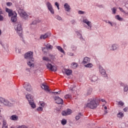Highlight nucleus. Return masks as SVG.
<instances>
[{
	"label": "nucleus",
	"mask_w": 128,
	"mask_h": 128,
	"mask_svg": "<svg viewBox=\"0 0 128 128\" xmlns=\"http://www.w3.org/2000/svg\"><path fill=\"white\" fill-rule=\"evenodd\" d=\"M42 60L44 62H48L47 64L46 62H45V64L48 70H52V72H56V66H52L50 63V58H48V57L43 56Z\"/></svg>",
	"instance_id": "1"
},
{
	"label": "nucleus",
	"mask_w": 128,
	"mask_h": 128,
	"mask_svg": "<svg viewBox=\"0 0 128 128\" xmlns=\"http://www.w3.org/2000/svg\"><path fill=\"white\" fill-rule=\"evenodd\" d=\"M98 106V104L96 102L94 98L89 99L88 100V102L86 104V108H91L92 110L96 108Z\"/></svg>",
	"instance_id": "2"
},
{
	"label": "nucleus",
	"mask_w": 128,
	"mask_h": 128,
	"mask_svg": "<svg viewBox=\"0 0 128 128\" xmlns=\"http://www.w3.org/2000/svg\"><path fill=\"white\" fill-rule=\"evenodd\" d=\"M14 28L17 32L18 34L21 38H22V28L20 22L15 23Z\"/></svg>",
	"instance_id": "3"
},
{
	"label": "nucleus",
	"mask_w": 128,
	"mask_h": 128,
	"mask_svg": "<svg viewBox=\"0 0 128 128\" xmlns=\"http://www.w3.org/2000/svg\"><path fill=\"white\" fill-rule=\"evenodd\" d=\"M0 106H12V104L10 103L8 100L2 98H0Z\"/></svg>",
	"instance_id": "4"
},
{
	"label": "nucleus",
	"mask_w": 128,
	"mask_h": 128,
	"mask_svg": "<svg viewBox=\"0 0 128 128\" xmlns=\"http://www.w3.org/2000/svg\"><path fill=\"white\" fill-rule=\"evenodd\" d=\"M26 98H27L29 104L30 106H31V107L32 108H36V104H34V98H32V96L31 94H28L26 96Z\"/></svg>",
	"instance_id": "5"
},
{
	"label": "nucleus",
	"mask_w": 128,
	"mask_h": 128,
	"mask_svg": "<svg viewBox=\"0 0 128 128\" xmlns=\"http://www.w3.org/2000/svg\"><path fill=\"white\" fill-rule=\"evenodd\" d=\"M18 14H20L21 18H24L25 20H28V16L26 14V12H24V10L19 8L18 10Z\"/></svg>",
	"instance_id": "6"
},
{
	"label": "nucleus",
	"mask_w": 128,
	"mask_h": 128,
	"mask_svg": "<svg viewBox=\"0 0 128 128\" xmlns=\"http://www.w3.org/2000/svg\"><path fill=\"white\" fill-rule=\"evenodd\" d=\"M33 54H34V52L32 51L28 52L26 54H25L24 58L28 60L34 59L33 58V56H34Z\"/></svg>",
	"instance_id": "7"
},
{
	"label": "nucleus",
	"mask_w": 128,
	"mask_h": 128,
	"mask_svg": "<svg viewBox=\"0 0 128 128\" xmlns=\"http://www.w3.org/2000/svg\"><path fill=\"white\" fill-rule=\"evenodd\" d=\"M46 6L48 10V11L50 12V14H54V8H52V4L50 2H46Z\"/></svg>",
	"instance_id": "8"
},
{
	"label": "nucleus",
	"mask_w": 128,
	"mask_h": 128,
	"mask_svg": "<svg viewBox=\"0 0 128 128\" xmlns=\"http://www.w3.org/2000/svg\"><path fill=\"white\" fill-rule=\"evenodd\" d=\"M99 72L102 76H104V78H108V74H106V70L104 69L102 66H100Z\"/></svg>",
	"instance_id": "9"
},
{
	"label": "nucleus",
	"mask_w": 128,
	"mask_h": 128,
	"mask_svg": "<svg viewBox=\"0 0 128 128\" xmlns=\"http://www.w3.org/2000/svg\"><path fill=\"white\" fill-rule=\"evenodd\" d=\"M50 32H47L44 34H42L40 36V40H46V38H48L50 36Z\"/></svg>",
	"instance_id": "10"
},
{
	"label": "nucleus",
	"mask_w": 128,
	"mask_h": 128,
	"mask_svg": "<svg viewBox=\"0 0 128 128\" xmlns=\"http://www.w3.org/2000/svg\"><path fill=\"white\" fill-rule=\"evenodd\" d=\"M54 100L58 104H64V100L60 97L56 96L54 98Z\"/></svg>",
	"instance_id": "11"
},
{
	"label": "nucleus",
	"mask_w": 128,
	"mask_h": 128,
	"mask_svg": "<svg viewBox=\"0 0 128 128\" xmlns=\"http://www.w3.org/2000/svg\"><path fill=\"white\" fill-rule=\"evenodd\" d=\"M24 88L27 92H32V86L29 83H25L24 85Z\"/></svg>",
	"instance_id": "12"
},
{
	"label": "nucleus",
	"mask_w": 128,
	"mask_h": 128,
	"mask_svg": "<svg viewBox=\"0 0 128 128\" xmlns=\"http://www.w3.org/2000/svg\"><path fill=\"white\" fill-rule=\"evenodd\" d=\"M34 59H30L28 60L27 61L28 65L31 68H34Z\"/></svg>",
	"instance_id": "13"
},
{
	"label": "nucleus",
	"mask_w": 128,
	"mask_h": 128,
	"mask_svg": "<svg viewBox=\"0 0 128 128\" xmlns=\"http://www.w3.org/2000/svg\"><path fill=\"white\" fill-rule=\"evenodd\" d=\"M72 114V110L70 109H68L66 110L62 111V116H68Z\"/></svg>",
	"instance_id": "14"
},
{
	"label": "nucleus",
	"mask_w": 128,
	"mask_h": 128,
	"mask_svg": "<svg viewBox=\"0 0 128 128\" xmlns=\"http://www.w3.org/2000/svg\"><path fill=\"white\" fill-rule=\"evenodd\" d=\"M64 8L66 12H70V10H72V8H70V6L68 3L64 4Z\"/></svg>",
	"instance_id": "15"
},
{
	"label": "nucleus",
	"mask_w": 128,
	"mask_h": 128,
	"mask_svg": "<svg viewBox=\"0 0 128 128\" xmlns=\"http://www.w3.org/2000/svg\"><path fill=\"white\" fill-rule=\"evenodd\" d=\"M63 74H66V76H70L72 74V70H70V69H64V71L62 70Z\"/></svg>",
	"instance_id": "16"
},
{
	"label": "nucleus",
	"mask_w": 128,
	"mask_h": 128,
	"mask_svg": "<svg viewBox=\"0 0 128 128\" xmlns=\"http://www.w3.org/2000/svg\"><path fill=\"white\" fill-rule=\"evenodd\" d=\"M118 48V45L116 44H113L111 46L110 50L114 52V50H116Z\"/></svg>",
	"instance_id": "17"
},
{
	"label": "nucleus",
	"mask_w": 128,
	"mask_h": 128,
	"mask_svg": "<svg viewBox=\"0 0 128 128\" xmlns=\"http://www.w3.org/2000/svg\"><path fill=\"white\" fill-rule=\"evenodd\" d=\"M90 62V58L88 57H85L84 58L82 64H88Z\"/></svg>",
	"instance_id": "18"
},
{
	"label": "nucleus",
	"mask_w": 128,
	"mask_h": 128,
	"mask_svg": "<svg viewBox=\"0 0 128 128\" xmlns=\"http://www.w3.org/2000/svg\"><path fill=\"white\" fill-rule=\"evenodd\" d=\"M83 22L84 24H87V26H90V28H92V22L88 21V19H84Z\"/></svg>",
	"instance_id": "19"
},
{
	"label": "nucleus",
	"mask_w": 128,
	"mask_h": 128,
	"mask_svg": "<svg viewBox=\"0 0 128 128\" xmlns=\"http://www.w3.org/2000/svg\"><path fill=\"white\" fill-rule=\"evenodd\" d=\"M42 88L46 90V92H50V90L48 89V86L44 84H42V86H41Z\"/></svg>",
	"instance_id": "20"
},
{
	"label": "nucleus",
	"mask_w": 128,
	"mask_h": 128,
	"mask_svg": "<svg viewBox=\"0 0 128 128\" xmlns=\"http://www.w3.org/2000/svg\"><path fill=\"white\" fill-rule=\"evenodd\" d=\"M11 120H18V116L16 114H14L10 117Z\"/></svg>",
	"instance_id": "21"
},
{
	"label": "nucleus",
	"mask_w": 128,
	"mask_h": 128,
	"mask_svg": "<svg viewBox=\"0 0 128 128\" xmlns=\"http://www.w3.org/2000/svg\"><path fill=\"white\" fill-rule=\"evenodd\" d=\"M18 16V14H15L14 16H12L11 17V21L12 22H16L17 20L16 16Z\"/></svg>",
	"instance_id": "22"
},
{
	"label": "nucleus",
	"mask_w": 128,
	"mask_h": 128,
	"mask_svg": "<svg viewBox=\"0 0 128 128\" xmlns=\"http://www.w3.org/2000/svg\"><path fill=\"white\" fill-rule=\"evenodd\" d=\"M70 90L71 92H74L76 90V85H72L70 87Z\"/></svg>",
	"instance_id": "23"
},
{
	"label": "nucleus",
	"mask_w": 128,
	"mask_h": 128,
	"mask_svg": "<svg viewBox=\"0 0 128 128\" xmlns=\"http://www.w3.org/2000/svg\"><path fill=\"white\" fill-rule=\"evenodd\" d=\"M78 64H76V62H72L71 64V68H73V70H76V68H78Z\"/></svg>",
	"instance_id": "24"
},
{
	"label": "nucleus",
	"mask_w": 128,
	"mask_h": 128,
	"mask_svg": "<svg viewBox=\"0 0 128 128\" xmlns=\"http://www.w3.org/2000/svg\"><path fill=\"white\" fill-rule=\"evenodd\" d=\"M56 48L60 52H62V54H64L65 52L64 50V49L60 47V46H56Z\"/></svg>",
	"instance_id": "25"
},
{
	"label": "nucleus",
	"mask_w": 128,
	"mask_h": 128,
	"mask_svg": "<svg viewBox=\"0 0 128 128\" xmlns=\"http://www.w3.org/2000/svg\"><path fill=\"white\" fill-rule=\"evenodd\" d=\"M92 88H88L87 90L86 96H90V94H92Z\"/></svg>",
	"instance_id": "26"
},
{
	"label": "nucleus",
	"mask_w": 128,
	"mask_h": 128,
	"mask_svg": "<svg viewBox=\"0 0 128 128\" xmlns=\"http://www.w3.org/2000/svg\"><path fill=\"white\" fill-rule=\"evenodd\" d=\"M46 48L47 50H52L53 46H52L50 45V44H48L46 45Z\"/></svg>",
	"instance_id": "27"
},
{
	"label": "nucleus",
	"mask_w": 128,
	"mask_h": 128,
	"mask_svg": "<svg viewBox=\"0 0 128 128\" xmlns=\"http://www.w3.org/2000/svg\"><path fill=\"white\" fill-rule=\"evenodd\" d=\"M92 82H96L98 80V76H96L95 75H94L92 76Z\"/></svg>",
	"instance_id": "28"
},
{
	"label": "nucleus",
	"mask_w": 128,
	"mask_h": 128,
	"mask_svg": "<svg viewBox=\"0 0 128 128\" xmlns=\"http://www.w3.org/2000/svg\"><path fill=\"white\" fill-rule=\"evenodd\" d=\"M128 91V85L126 84L125 86H124V92H126Z\"/></svg>",
	"instance_id": "29"
},
{
	"label": "nucleus",
	"mask_w": 128,
	"mask_h": 128,
	"mask_svg": "<svg viewBox=\"0 0 128 128\" xmlns=\"http://www.w3.org/2000/svg\"><path fill=\"white\" fill-rule=\"evenodd\" d=\"M118 118H124V113L120 112L117 114Z\"/></svg>",
	"instance_id": "30"
},
{
	"label": "nucleus",
	"mask_w": 128,
	"mask_h": 128,
	"mask_svg": "<svg viewBox=\"0 0 128 128\" xmlns=\"http://www.w3.org/2000/svg\"><path fill=\"white\" fill-rule=\"evenodd\" d=\"M82 114L80 113H79L78 114V115H77L76 116V120H80V116H82Z\"/></svg>",
	"instance_id": "31"
},
{
	"label": "nucleus",
	"mask_w": 128,
	"mask_h": 128,
	"mask_svg": "<svg viewBox=\"0 0 128 128\" xmlns=\"http://www.w3.org/2000/svg\"><path fill=\"white\" fill-rule=\"evenodd\" d=\"M14 14H16V12H12V10L11 11L9 14L8 16H14Z\"/></svg>",
	"instance_id": "32"
},
{
	"label": "nucleus",
	"mask_w": 128,
	"mask_h": 128,
	"mask_svg": "<svg viewBox=\"0 0 128 128\" xmlns=\"http://www.w3.org/2000/svg\"><path fill=\"white\" fill-rule=\"evenodd\" d=\"M85 68H92V63H88L87 64L84 65Z\"/></svg>",
	"instance_id": "33"
},
{
	"label": "nucleus",
	"mask_w": 128,
	"mask_h": 128,
	"mask_svg": "<svg viewBox=\"0 0 128 128\" xmlns=\"http://www.w3.org/2000/svg\"><path fill=\"white\" fill-rule=\"evenodd\" d=\"M66 100L68 98L70 99L72 98V94H67L64 96Z\"/></svg>",
	"instance_id": "34"
},
{
	"label": "nucleus",
	"mask_w": 128,
	"mask_h": 128,
	"mask_svg": "<svg viewBox=\"0 0 128 128\" xmlns=\"http://www.w3.org/2000/svg\"><path fill=\"white\" fill-rule=\"evenodd\" d=\"M40 20H34L32 22V24H31V26H34V24H36L38 22H39Z\"/></svg>",
	"instance_id": "35"
},
{
	"label": "nucleus",
	"mask_w": 128,
	"mask_h": 128,
	"mask_svg": "<svg viewBox=\"0 0 128 128\" xmlns=\"http://www.w3.org/2000/svg\"><path fill=\"white\" fill-rule=\"evenodd\" d=\"M77 36H78L79 38L82 40H84V38H82V34L78 32H77Z\"/></svg>",
	"instance_id": "36"
},
{
	"label": "nucleus",
	"mask_w": 128,
	"mask_h": 128,
	"mask_svg": "<svg viewBox=\"0 0 128 128\" xmlns=\"http://www.w3.org/2000/svg\"><path fill=\"white\" fill-rule=\"evenodd\" d=\"M61 124H62V126L66 124V119H62L61 122Z\"/></svg>",
	"instance_id": "37"
},
{
	"label": "nucleus",
	"mask_w": 128,
	"mask_h": 128,
	"mask_svg": "<svg viewBox=\"0 0 128 128\" xmlns=\"http://www.w3.org/2000/svg\"><path fill=\"white\" fill-rule=\"evenodd\" d=\"M2 126H8V124L6 123V120H4L2 121Z\"/></svg>",
	"instance_id": "38"
},
{
	"label": "nucleus",
	"mask_w": 128,
	"mask_h": 128,
	"mask_svg": "<svg viewBox=\"0 0 128 128\" xmlns=\"http://www.w3.org/2000/svg\"><path fill=\"white\" fill-rule=\"evenodd\" d=\"M112 12L114 14H116V8H113L112 9Z\"/></svg>",
	"instance_id": "39"
},
{
	"label": "nucleus",
	"mask_w": 128,
	"mask_h": 128,
	"mask_svg": "<svg viewBox=\"0 0 128 128\" xmlns=\"http://www.w3.org/2000/svg\"><path fill=\"white\" fill-rule=\"evenodd\" d=\"M78 14H86V12L84 11L79 10Z\"/></svg>",
	"instance_id": "40"
},
{
	"label": "nucleus",
	"mask_w": 128,
	"mask_h": 128,
	"mask_svg": "<svg viewBox=\"0 0 128 128\" xmlns=\"http://www.w3.org/2000/svg\"><path fill=\"white\" fill-rule=\"evenodd\" d=\"M55 18H56V19L58 20H62V17H60L58 15L55 16Z\"/></svg>",
	"instance_id": "41"
},
{
	"label": "nucleus",
	"mask_w": 128,
	"mask_h": 128,
	"mask_svg": "<svg viewBox=\"0 0 128 128\" xmlns=\"http://www.w3.org/2000/svg\"><path fill=\"white\" fill-rule=\"evenodd\" d=\"M115 18L118 20H122V18H120L118 15L116 16Z\"/></svg>",
	"instance_id": "42"
},
{
	"label": "nucleus",
	"mask_w": 128,
	"mask_h": 128,
	"mask_svg": "<svg viewBox=\"0 0 128 128\" xmlns=\"http://www.w3.org/2000/svg\"><path fill=\"white\" fill-rule=\"evenodd\" d=\"M71 48L72 49V50L75 51L76 50V47L74 45H72L71 46Z\"/></svg>",
	"instance_id": "43"
},
{
	"label": "nucleus",
	"mask_w": 128,
	"mask_h": 128,
	"mask_svg": "<svg viewBox=\"0 0 128 128\" xmlns=\"http://www.w3.org/2000/svg\"><path fill=\"white\" fill-rule=\"evenodd\" d=\"M40 104L42 106V108H44L46 104L44 103V102H40Z\"/></svg>",
	"instance_id": "44"
},
{
	"label": "nucleus",
	"mask_w": 128,
	"mask_h": 128,
	"mask_svg": "<svg viewBox=\"0 0 128 128\" xmlns=\"http://www.w3.org/2000/svg\"><path fill=\"white\" fill-rule=\"evenodd\" d=\"M44 108H42V107L40 106L39 108H37L38 112H42V110Z\"/></svg>",
	"instance_id": "45"
},
{
	"label": "nucleus",
	"mask_w": 128,
	"mask_h": 128,
	"mask_svg": "<svg viewBox=\"0 0 128 128\" xmlns=\"http://www.w3.org/2000/svg\"><path fill=\"white\" fill-rule=\"evenodd\" d=\"M12 10L9 9L8 8H6V12H8V14H9L10 12Z\"/></svg>",
	"instance_id": "46"
},
{
	"label": "nucleus",
	"mask_w": 128,
	"mask_h": 128,
	"mask_svg": "<svg viewBox=\"0 0 128 128\" xmlns=\"http://www.w3.org/2000/svg\"><path fill=\"white\" fill-rule=\"evenodd\" d=\"M118 106H124V103L122 102V101H120L118 102Z\"/></svg>",
	"instance_id": "47"
},
{
	"label": "nucleus",
	"mask_w": 128,
	"mask_h": 128,
	"mask_svg": "<svg viewBox=\"0 0 128 128\" xmlns=\"http://www.w3.org/2000/svg\"><path fill=\"white\" fill-rule=\"evenodd\" d=\"M17 128H28V126H18Z\"/></svg>",
	"instance_id": "48"
},
{
	"label": "nucleus",
	"mask_w": 128,
	"mask_h": 128,
	"mask_svg": "<svg viewBox=\"0 0 128 128\" xmlns=\"http://www.w3.org/2000/svg\"><path fill=\"white\" fill-rule=\"evenodd\" d=\"M12 3L10 2H8L6 3L7 6H12Z\"/></svg>",
	"instance_id": "49"
},
{
	"label": "nucleus",
	"mask_w": 128,
	"mask_h": 128,
	"mask_svg": "<svg viewBox=\"0 0 128 128\" xmlns=\"http://www.w3.org/2000/svg\"><path fill=\"white\" fill-rule=\"evenodd\" d=\"M51 94H60V93L58 92H51Z\"/></svg>",
	"instance_id": "50"
},
{
	"label": "nucleus",
	"mask_w": 128,
	"mask_h": 128,
	"mask_svg": "<svg viewBox=\"0 0 128 128\" xmlns=\"http://www.w3.org/2000/svg\"><path fill=\"white\" fill-rule=\"evenodd\" d=\"M68 56H74V53L70 52H68Z\"/></svg>",
	"instance_id": "51"
},
{
	"label": "nucleus",
	"mask_w": 128,
	"mask_h": 128,
	"mask_svg": "<svg viewBox=\"0 0 128 128\" xmlns=\"http://www.w3.org/2000/svg\"><path fill=\"white\" fill-rule=\"evenodd\" d=\"M4 20V16H2V14H0V22H2Z\"/></svg>",
	"instance_id": "52"
},
{
	"label": "nucleus",
	"mask_w": 128,
	"mask_h": 128,
	"mask_svg": "<svg viewBox=\"0 0 128 128\" xmlns=\"http://www.w3.org/2000/svg\"><path fill=\"white\" fill-rule=\"evenodd\" d=\"M108 24H109L111 26H114V24L112 23V22L108 21Z\"/></svg>",
	"instance_id": "53"
},
{
	"label": "nucleus",
	"mask_w": 128,
	"mask_h": 128,
	"mask_svg": "<svg viewBox=\"0 0 128 128\" xmlns=\"http://www.w3.org/2000/svg\"><path fill=\"white\" fill-rule=\"evenodd\" d=\"M120 86H124H124H126V84H124V83L120 82Z\"/></svg>",
	"instance_id": "54"
},
{
	"label": "nucleus",
	"mask_w": 128,
	"mask_h": 128,
	"mask_svg": "<svg viewBox=\"0 0 128 128\" xmlns=\"http://www.w3.org/2000/svg\"><path fill=\"white\" fill-rule=\"evenodd\" d=\"M16 54H20V49L16 48Z\"/></svg>",
	"instance_id": "55"
},
{
	"label": "nucleus",
	"mask_w": 128,
	"mask_h": 128,
	"mask_svg": "<svg viewBox=\"0 0 128 128\" xmlns=\"http://www.w3.org/2000/svg\"><path fill=\"white\" fill-rule=\"evenodd\" d=\"M100 100V102H106V100L104 99H101Z\"/></svg>",
	"instance_id": "56"
},
{
	"label": "nucleus",
	"mask_w": 128,
	"mask_h": 128,
	"mask_svg": "<svg viewBox=\"0 0 128 128\" xmlns=\"http://www.w3.org/2000/svg\"><path fill=\"white\" fill-rule=\"evenodd\" d=\"M55 6H60V4H58V2H56L54 4Z\"/></svg>",
	"instance_id": "57"
},
{
	"label": "nucleus",
	"mask_w": 128,
	"mask_h": 128,
	"mask_svg": "<svg viewBox=\"0 0 128 128\" xmlns=\"http://www.w3.org/2000/svg\"><path fill=\"white\" fill-rule=\"evenodd\" d=\"M86 28H88V30H92V27L90 26H86Z\"/></svg>",
	"instance_id": "58"
},
{
	"label": "nucleus",
	"mask_w": 128,
	"mask_h": 128,
	"mask_svg": "<svg viewBox=\"0 0 128 128\" xmlns=\"http://www.w3.org/2000/svg\"><path fill=\"white\" fill-rule=\"evenodd\" d=\"M128 110V107H126L124 109V112H126V110Z\"/></svg>",
	"instance_id": "59"
},
{
	"label": "nucleus",
	"mask_w": 128,
	"mask_h": 128,
	"mask_svg": "<svg viewBox=\"0 0 128 128\" xmlns=\"http://www.w3.org/2000/svg\"><path fill=\"white\" fill-rule=\"evenodd\" d=\"M104 22H106V24H108V22L110 21L108 20H104Z\"/></svg>",
	"instance_id": "60"
},
{
	"label": "nucleus",
	"mask_w": 128,
	"mask_h": 128,
	"mask_svg": "<svg viewBox=\"0 0 128 128\" xmlns=\"http://www.w3.org/2000/svg\"><path fill=\"white\" fill-rule=\"evenodd\" d=\"M72 24H74L76 22V21L74 20H72L71 21Z\"/></svg>",
	"instance_id": "61"
},
{
	"label": "nucleus",
	"mask_w": 128,
	"mask_h": 128,
	"mask_svg": "<svg viewBox=\"0 0 128 128\" xmlns=\"http://www.w3.org/2000/svg\"><path fill=\"white\" fill-rule=\"evenodd\" d=\"M0 14H2V10L0 8Z\"/></svg>",
	"instance_id": "62"
},
{
	"label": "nucleus",
	"mask_w": 128,
	"mask_h": 128,
	"mask_svg": "<svg viewBox=\"0 0 128 128\" xmlns=\"http://www.w3.org/2000/svg\"><path fill=\"white\" fill-rule=\"evenodd\" d=\"M49 56H51L52 58H54V55H52V54H49Z\"/></svg>",
	"instance_id": "63"
},
{
	"label": "nucleus",
	"mask_w": 128,
	"mask_h": 128,
	"mask_svg": "<svg viewBox=\"0 0 128 128\" xmlns=\"http://www.w3.org/2000/svg\"><path fill=\"white\" fill-rule=\"evenodd\" d=\"M2 128H8V126H2Z\"/></svg>",
	"instance_id": "64"
}]
</instances>
